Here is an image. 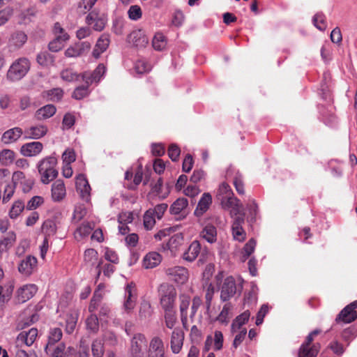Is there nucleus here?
Listing matches in <instances>:
<instances>
[{
    "mask_svg": "<svg viewBox=\"0 0 357 357\" xmlns=\"http://www.w3.org/2000/svg\"><path fill=\"white\" fill-rule=\"evenodd\" d=\"M109 36L108 34L103 33L98 39L93 50L92 54L96 59L99 58L100 54L106 51L109 45Z\"/></svg>",
    "mask_w": 357,
    "mask_h": 357,
    "instance_id": "nucleus-23",
    "label": "nucleus"
},
{
    "mask_svg": "<svg viewBox=\"0 0 357 357\" xmlns=\"http://www.w3.org/2000/svg\"><path fill=\"white\" fill-rule=\"evenodd\" d=\"M75 122V118L74 115L70 113L66 114L62 121L63 129H70L74 126Z\"/></svg>",
    "mask_w": 357,
    "mask_h": 357,
    "instance_id": "nucleus-61",
    "label": "nucleus"
},
{
    "mask_svg": "<svg viewBox=\"0 0 357 357\" xmlns=\"http://www.w3.org/2000/svg\"><path fill=\"white\" fill-rule=\"evenodd\" d=\"M236 217L234 218L231 229L232 235L235 240L241 242L245 239L246 233L243 229V224L244 223V213L242 211L241 213L237 214Z\"/></svg>",
    "mask_w": 357,
    "mask_h": 357,
    "instance_id": "nucleus-10",
    "label": "nucleus"
},
{
    "mask_svg": "<svg viewBox=\"0 0 357 357\" xmlns=\"http://www.w3.org/2000/svg\"><path fill=\"white\" fill-rule=\"evenodd\" d=\"M162 257L156 252H151L146 255L143 259V266L145 268H153L161 262Z\"/></svg>",
    "mask_w": 357,
    "mask_h": 357,
    "instance_id": "nucleus-28",
    "label": "nucleus"
},
{
    "mask_svg": "<svg viewBox=\"0 0 357 357\" xmlns=\"http://www.w3.org/2000/svg\"><path fill=\"white\" fill-rule=\"evenodd\" d=\"M236 293L235 279L230 276L225 279L221 287L220 299L222 301H229Z\"/></svg>",
    "mask_w": 357,
    "mask_h": 357,
    "instance_id": "nucleus-9",
    "label": "nucleus"
},
{
    "mask_svg": "<svg viewBox=\"0 0 357 357\" xmlns=\"http://www.w3.org/2000/svg\"><path fill=\"white\" fill-rule=\"evenodd\" d=\"M151 69V66L147 62L143 60H139L135 64V70L137 73L142 74Z\"/></svg>",
    "mask_w": 357,
    "mask_h": 357,
    "instance_id": "nucleus-63",
    "label": "nucleus"
},
{
    "mask_svg": "<svg viewBox=\"0 0 357 357\" xmlns=\"http://www.w3.org/2000/svg\"><path fill=\"white\" fill-rule=\"evenodd\" d=\"M13 14L11 8L7 7L0 10V26L5 24Z\"/></svg>",
    "mask_w": 357,
    "mask_h": 357,
    "instance_id": "nucleus-60",
    "label": "nucleus"
},
{
    "mask_svg": "<svg viewBox=\"0 0 357 357\" xmlns=\"http://www.w3.org/2000/svg\"><path fill=\"white\" fill-rule=\"evenodd\" d=\"M188 205L186 198L177 199L170 206L169 211L172 214L178 215L181 213Z\"/></svg>",
    "mask_w": 357,
    "mask_h": 357,
    "instance_id": "nucleus-37",
    "label": "nucleus"
},
{
    "mask_svg": "<svg viewBox=\"0 0 357 357\" xmlns=\"http://www.w3.org/2000/svg\"><path fill=\"white\" fill-rule=\"evenodd\" d=\"M27 38V35L24 31H16L11 34L9 38V46L13 47L14 50H18L26 43Z\"/></svg>",
    "mask_w": 357,
    "mask_h": 357,
    "instance_id": "nucleus-22",
    "label": "nucleus"
},
{
    "mask_svg": "<svg viewBox=\"0 0 357 357\" xmlns=\"http://www.w3.org/2000/svg\"><path fill=\"white\" fill-rule=\"evenodd\" d=\"M201 236L210 243H213L217 240L216 228L211 225H206L201 232Z\"/></svg>",
    "mask_w": 357,
    "mask_h": 357,
    "instance_id": "nucleus-32",
    "label": "nucleus"
},
{
    "mask_svg": "<svg viewBox=\"0 0 357 357\" xmlns=\"http://www.w3.org/2000/svg\"><path fill=\"white\" fill-rule=\"evenodd\" d=\"M16 242V234L14 231H9L7 234L0 240V247L6 252H8L10 249Z\"/></svg>",
    "mask_w": 357,
    "mask_h": 357,
    "instance_id": "nucleus-31",
    "label": "nucleus"
},
{
    "mask_svg": "<svg viewBox=\"0 0 357 357\" xmlns=\"http://www.w3.org/2000/svg\"><path fill=\"white\" fill-rule=\"evenodd\" d=\"M212 203V197L210 193L204 192L198 202L195 211L197 216L202 215L208 208Z\"/></svg>",
    "mask_w": 357,
    "mask_h": 357,
    "instance_id": "nucleus-26",
    "label": "nucleus"
},
{
    "mask_svg": "<svg viewBox=\"0 0 357 357\" xmlns=\"http://www.w3.org/2000/svg\"><path fill=\"white\" fill-rule=\"evenodd\" d=\"M180 305L179 310L181 314H188V309L190 303V297L189 296L182 294L179 297Z\"/></svg>",
    "mask_w": 357,
    "mask_h": 357,
    "instance_id": "nucleus-57",
    "label": "nucleus"
},
{
    "mask_svg": "<svg viewBox=\"0 0 357 357\" xmlns=\"http://www.w3.org/2000/svg\"><path fill=\"white\" fill-rule=\"evenodd\" d=\"M128 42L137 48L145 47L149 39L144 31L142 29H137L132 31L128 36Z\"/></svg>",
    "mask_w": 357,
    "mask_h": 357,
    "instance_id": "nucleus-14",
    "label": "nucleus"
},
{
    "mask_svg": "<svg viewBox=\"0 0 357 357\" xmlns=\"http://www.w3.org/2000/svg\"><path fill=\"white\" fill-rule=\"evenodd\" d=\"M16 153L10 149H3L0 151V162L3 166L11 165L15 159Z\"/></svg>",
    "mask_w": 357,
    "mask_h": 357,
    "instance_id": "nucleus-36",
    "label": "nucleus"
},
{
    "mask_svg": "<svg viewBox=\"0 0 357 357\" xmlns=\"http://www.w3.org/2000/svg\"><path fill=\"white\" fill-rule=\"evenodd\" d=\"M165 324L167 328L174 329L177 323L176 313L174 310L164 311Z\"/></svg>",
    "mask_w": 357,
    "mask_h": 357,
    "instance_id": "nucleus-40",
    "label": "nucleus"
},
{
    "mask_svg": "<svg viewBox=\"0 0 357 357\" xmlns=\"http://www.w3.org/2000/svg\"><path fill=\"white\" fill-rule=\"evenodd\" d=\"M357 308V300L347 305L342 311L339 313L335 319V321H342L344 323H351L357 318V312L356 309Z\"/></svg>",
    "mask_w": 357,
    "mask_h": 357,
    "instance_id": "nucleus-8",
    "label": "nucleus"
},
{
    "mask_svg": "<svg viewBox=\"0 0 357 357\" xmlns=\"http://www.w3.org/2000/svg\"><path fill=\"white\" fill-rule=\"evenodd\" d=\"M38 336V330L32 328L29 331H23L18 334L12 347L15 357H37L36 354L29 355L23 349L24 346L30 347Z\"/></svg>",
    "mask_w": 357,
    "mask_h": 357,
    "instance_id": "nucleus-2",
    "label": "nucleus"
},
{
    "mask_svg": "<svg viewBox=\"0 0 357 357\" xmlns=\"http://www.w3.org/2000/svg\"><path fill=\"white\" fill-rule=\"evenodd\" d=\"M86 328L93 333H96L99 329L98 319L96 314H91L86 319Z\"/></svg>",
    "mask_w": 357,
    "mask_h": 357,
    "instance_id": "nucleus-46",
    "label": "nucleus"
},
{
    "mask_svg": "<svg viewBox=\"0 0 357 357\" xmlns=\"http://www.w3.org/2000/svg\"><path fill=\"white\" fill-rule=\"evenodd\" d=\"M201 250V245L199 241H194L183 253V258L189 262L193 261L199 255Z\"/></svg>",
    "mask_w": 357,
    "mask_h": 357,
    "instance_id": "nucleus-27",
    "label": "nucleus"
},
{
    "mask_svg": "<svg viewBox=\"0 0 357 357\" xmlns=\"http://www.w3.org/2000/svg\"><path fill=\"white\" fill-rule=\"evenodd\" d=\"M256 246V241L254 238L250 239L244 245L243 249V261L246 260L254 252Z\"/></svg>",
    "mask_w": 357,
    "mask_h": 357,
    "instance_id": "nucleus-50",
    "label": "nucleus"
},
{
    "mask_svg": "<svg viewBox=\"0 0 357 357\" xmlns=\"http://www.w3.org/2000/svg\"><path fill=\"white\" fill-rule=\"evenodd\" d=\"M184 332L180 327L175 328L170 337V347L174 354H178L183 345Z\"/></svg>",
    "mask_w": 357,
    "mask_h": 357,
    "instance_id": "nucleus-12",
    "label": "nucleus"
},
{
    "mask_svg": "<svg viewBox=\"0 0 357 357\" xmlns=\"http://www.w3.org/2000/svg\"><path fill=\"white\" fill-rule=\"evenodd\" d=\"M319 351V345L312 344L310 347H305L301 345L299 350L298 357H317Z\"/></svg>",
    "mask_w": 357,
    "mask_h": 357,
    "instance_id": "nucleus-34",
    "label": "nucleus"
},
{
    "mask_svg": "<svg viewBox=\"0 0 357 357\" xmlns=\"http://www.w3.org/2000/svg\"><path fill=\"white\" fill-rule=\"evenodd\" d=\"M66 345L63 342H61L57 345L54 344V346L50 347L49 350L47 349L46 345L45 351L50 357H63Z\"/></svg>",
    "mask_w": 357,
    "mask_h": 357,
    "instance_id": "nucleus-38",
    "label": "nucleus"
},
{
    "mask_svg": "<svg viewBox=\"0 0 357 357\" xmlns=\"http://www.w3.org/2000/svg\"><path fill=\"white\" fill-rule=\"evenodd\" d=\"M167 45V40L162 33H156L152 40V46L157 51L163 50Z\"/></svg>",
    "mask_w": 357,
    "mask_h": 357,
    "instance_id": "nucleus-42",
    "label": "nucleus"
},
{
    "mask_svg": "<svg viewBox=\"0 0 357 357\" xmlns=\"http://www.w3.org/2000/svg\"><path fill=\"white\" fill-rule=\"evenodd\" d=\"M105 66L100 63L92 72H84L82 74V79L86 84L90 85L93 82H98L105 73Z\"/></svg>",
    "mask_w": 357,
    "mask_h": 357,
    "instance_id": "nucleus-17",
    "label": "nucleus"
},
{
    "mask_svg": "<svg viewBox=\"0 0 357 357\" xmlns=\"http://www.w3.org/2000/svg\"><path fill=\"white\" fill-rule=\"evenodd\" d=\"M30 68L31 62L27 58H18L10 66L6 73V79L13 82L20 81L26 75Z\"/></svg>",
    "mask_w": 357,
    "mask_h": 357,
    "instance_id": "nucleus-4",
    "label": "nucleus"
},
{
    "mask_svg": "<svg viewBox=\"0 0 357 357\" xmlns=\"http://www.w3.org/2000/svg\"><path fill=\"white\" fill-rule=\"evenodd\" d=\"M37 263L38 261L35 257L28 255L20 262L18 271L23 275L29 276L36 269Z\"/></svg>",
    "mask_w": 357,
    "mask_h": 357,
    "instance_id": "nucleus-13",
    "label": "nucleus"
},
{
    "mask_svg": "<svg viewBox=\"0 0 357 357\" xmlns=\"http://www.w3.org/2000/svg\"><path fill=\"white\" fill-rule=\"evenodd\" d=\"M48 129L46 126H32L24 130V139H39L47 133Z\"/></svg>",
    "mask_w": 357,
    "mask_h": 357,
    "instance_id": "nucleus-20",
    "label": "nucleus"
},
{
    "mask_svg": "<svg viewBox=\"0 0 357 357\" xmlns=\"http://www.w3.org/2000/svg\"><path fill=\"white\" fill-rule=\"evenodd\" d=\"M38 287L34 284H27L17 291V300L19 303H25L26 301L31 299L37 292Z\"/></svg>",
    "mask_w": 357,
    "mask_h": 357,
    "instance_id": "nucleus-19",
    "label": "nucleus"
},
{
    "mask_svg": "<svg viewBox=\"0 0 357 357\" xmlns=\"http://www.w3.org/2000/svg\"><path fill=\"white\" fill-rule=\"evenodd\" d=\"M86 215V208L84 204H76L74 208V212L72 217V222L77 223Z\"/></svg>",
    "mask_w": 357,
    "mask_h": 357,
    "instance_id": "nucleus-45",
    "label": "nucleus"
},
{
    "mask_svg": "<svg viewBox=\"0 0 357 357\" xmlns=\"http://www.w3.org/2000/svg\"><path fill=\"white\" fill-rule=\"evenodd\" d=\"M137 293L134 284H128L125 289V300L123 302V308L126 311L132 310L136 304Z\"/></svg>",
    "mask_w": 357,
    "mask_h": 357,
    "instance_id": "nucleus-16",
    "label": "nucleus"
},
{
    "mask_svg": "<svg viewBox=\"0 0 357 357\" xmlns=\"http://www.w3.org/2000/svg\"><path fill=\"white\" fill-rule=\"evenodd\" d=\"M77 314H70L68 316L66 326V331L68 333L70 334L74 331L77 324Z\"/></svg>",
    "mask_w": 357,
    "mask_h": 357,
    "instance_id": "nucleus-58",
    "label": "nucleus"
},
{
    "mask_svg": "<svg viewBox=\"0 0 357 357\" xmlns=\"http://www.w3.org/2000/svg\"><path fill=\"white\" fill-rule=\"evenodd\" d=\"M91 350L93 357H102L105 351L102 341L95 340L92 343Z\"/></svg>",
    "mask_w": 357,
    "mask_h": 357,
    "instance_id": "nucleus-49",
    "label": "nucleus"
},
{
    "mask_svg": "<svg viewBox=\"0 0 357 357\" xmlns=\"http://www.w3.org/2000/svg\"><path fill=\"white\" fill-rule=\"evenodd\" d=\"M24 134V130L20 127H15L5 131L1 138L5 144L16 142Z\"/></svg>",
    "mask_w": 357,
    "mask_h": 357,
    "instance_id": "nucleus-21",
    "label": "nucleus"
},
{
    "mask_svg": "<svg viewBox=\"0 0 357 357\" xmlns=\"http://www.w3.org/2000/svg\"><path fill=\"white\" fill-rule=\"evenodd\" d=\"M181 150L179 147L174 144L169 146L168 149V155L174 162L177 161L180 155Z\"/></svg>",
    "mask_w": 357,
    "mask_h": 357,
    "instance_id": "nucleus-62",
    "label": "nucleus"
},
{
    "mask_svg": "<svg viewBox=\"0 0 357 357\" xmlns=\"http://www.w3.org/2000/svg\"><path fill=\"white\" fill-rule=\"evenodd\" d=\"M43 149V144L40 142H31L23 144L20 150L24 157H35L38 155Z\"/></svg>",
    "mask_w": 357,
    "mask_h": 357,
    "instance_id": "nucleus-18",
    "label": "nucleus"
},
{
    "mask_svg": "<svg viewBox=\"0 0 357 357\" xmlns=\"http://www.w3.org/2000/svg\"><path fill=\"white\" fill-rule=\"evenodd\" d=\"M76 188L81 198L88 202L91 197V187L84 174H79L76 178Z\"/></svg>",
    "mask_w": 357,
    "mask_h": 357,
    "instance_id": "nucleus-15",
    "label": "nucleus"
},
{
    "mask_svg": "<svg viewBox=\"0 0 357 357\" xmlns=\"http://www.w3.org/2000/svg\"><path fill=\"white\" fill-rule=\"evenodd\" d=\"M149 352H165L164 342L160 337L155 336L151 340Z\"/></svg>",
    "mask_w": 357,
    "mask_h": 357,
    "instance_id": "nucleus-41",
    "label": "nucleus"
},
{
    "mask_svg": "<svg viewBox=\"0 0 357 357\" xmlns=\"http://www.w3.org/2000/svg\"><path fill=\"white\" fill-rule=\"evenodd\" d=\"M15 189V185L8 181L3 189V202H7L13 197Z\"/></svg>",
    "mask_w": 357,
    "mask_h": 357,
    "instance_id": "nucleus-55",
    "label": "nucleus"
},
{
    "mask_svg": "<svg viewBox=\"0 0 357 357\" xmlns=\"http://www.w3.org/2000/svg\"><path fill=\"white\" fill-rule=\"evenodd\" d=\"M217 199L220 202L223 208L230 209L231 215L236 216L243 211V205L240 200L234 197L233 192L229 185L226 183H222L217 191Z\"/></svg>",
    "mask_w": 357,
    "mask_h": 357,
    "instance_id": "nucleus-1",
    "label": "nucleus"
},
{
    "mask_svg": "<svg viewBox=\"0 0 357 357\" xmlns=\"http://www.w3.org/2000/svg\"><path fill=\"white\" fill-rule=\"evenodd\" d=\"M158 291L160 296V305L163 310H174L176 290L174 286L167 283L162 284Z\"/></svg>",
    "mask_w": 357,
    "mask_h": 357,
    "instance_id": "nucleus-5",
    "label": "nucleus"
},
{
    "mask_svg": "<svg viewBox=\"0 0 357 357\" xmlns=\"http://www.w3.org/2000/svg\"><path fill=\"white\" fill-rule=\"evenodd\" d=\"M144 227L147 230H151L155 225V215L153 214L152 208L147 210L143 217Z\"/></svg>",
    "mask_w": 357,
    "mask_h": 357,
    "instance_id": "nucleus-47",
    "label": "nucleus"
},
{
    "mask_svg": "<svg viewBox=\"0 0 357 357\" xmlns=\"http://www.w3.org/2000/svg\"><path fill=\"white\" fill-rule=\"evenodd\" d=\"M24 208V204L22 201L18 200L15 202L9 211L10 218L12 219L16 218Z\"/></svg>",
    "mask_w": 357,
    "mask_h": 357,
    "instance_id": "nucleus-51",
    "label": "nucleus"
},
{
    "mask_svg": "<svg viewBox=\"0 0 357 357\" xmlns=\"http://www.w3.org/2000/svg\"><path fill=\"white\" fill-rule=\"evenodd\" d=\"M13 291V286L12 284L0 285V305H3L10 300Z\"/></svg>",
    "mask_w": 357,
    "mask_h": 357,
    "instance_id": "nucleus-44",
    "label": "nucleus"
},
{
    "mask_svg": "<svg viewBox=\"0 0 357 357\" xmlns=\"http://www.w3.org/2000/svg\"><path fill=\"white\" fill-rule=\"evenodd\" d=\"M146 338L142 333L135 334L130 342V352L132 357H145L144 349L146 347Z\"/></svg>",
    "mask_w": 357,
    "mask_h": 357,
    "instance_id": "nucleus-7",
    "label": "nucleus"
},
{
    "mask_svg": "<svg viewBox=\"0 0 357 357\" xmlns=\"http://www.w3.org/2000/svg\"><path fill=\"white\" fill-rule=\"evenodd\" d=\"M314 25L320 31L326 29L325 16L322 13H317L312 18Z\"/></svg>",
    "mask_w": 357,
    "mask_h": 357,
    "instance_id": "nucleus-54",
    "label": "nucleus"
},
{
    "mask_svg": "<svg viewBox=\"0 0 357 357\" xmlns=\"http://www.w3.org/2000/svg\"><path fill=\"white\" fill-rule=\"evenodd\" d=\"M129 19L133 21L139 20L142 16L141 8L137 5L131 6L128 10Z\"/></svg>",
    "mask_w": 357,
    "mask_h": 357,
    "instance_id": "nucleus-53",
    "label": "nucleus"
},
{
    "mask_svg": "<svg viewBox=\"0 0 357 357\" xmlns=\"http://www.w3.org/2000/svg\"><path fill=\"white\" fill-rule=\"evenodd\" d=\"M29 247V242L26 239H22L20 241L15 250V254L17 256L23 255Z\"/></svg>",
    "mask_w": 357,
    "mask_h": 357,
    "instance_id": "nucleus-64",
    "label": "nucleus"
},
{
    "mask_svg": "<svg viewBox=\"0 0 357 357\" xmlns=\"http://www.w3.org/2000/svg\"><path fill=\"white\" fill-rule=\"evenodd\" d=\"M97 0H82L78 5L77 12L84 15L89 12L96 3Z\"/></svg>",
    "mask_w": 357,
    "mask_h": 357,
    "instance_id": "nucleus-48",
    "label": "nucleus"
},
{
    "mask_svg": "<svg viewBox=\"0 0 357 357\" xmlns=\"http://www.w3.org/2000/svg\"><path fill=\"white\" fill-rule=\"evenodd\" d=\"M56 165L57 159L54 156L45 157L38 162L37 168L43 183L48 184L56 178L58 176Z\"/></svg>",
    "mask_w": 357,
    "mask_h": 357,
    "instance_id": "nucleus-3",
    "label": "nucleus"
},
{
    "mask_svg": "<svg viewBox=\"0 0 357 357\" xmlns=\"http://www.w3.org/2000/svg\"><path fill=\"white\" fill-rule=\"evenodd\" d=\"M152 314V310L151 305L148 303H144L141 305L139 310V317L142 319H147L151 317Z\"/></svg>",
    "mask_w": 357,
    "mask_h": 357,
    "instance_id": "nucleus-59",
    "label": "nucleus"
},
{
    "mask_svg": "<svg viewBox=\"0 0 357 357\" xmlns=\"http://www.w3.org/2000/svg\"><path fill=\"white\" fill-rule=\"evenodd\" d=\"M61 78L66 82H75L82 78V74H78L72 68H66L63 70L61 73Z\"/></svg>",
    "mask_w": 357,
    "mask_h": 357,
    "instance_id": "nucleus-43",
    "label": "nucleus"
},
{
    "mask_svg": "<svg viewBox=\"0 0 357 357\" xmlns=\"http://www.w3.org/2000/svg\"><path fill=\"white\" fill-rule=\"evenodd\" d=\"M89 86H80L77 87L73 93V97L77 100H81L86 97L89 93Z\"/></svg>",
    "mask_w": 357,
    "mask_h": 357,
    "instance_id": "nucleus-56",
    "label": "nucleus"
},
{
    "mask_svg": "<svg viewBox=\"0 0 357 357\" xmlns=\"http://www.w3.org/2000/svg\"><path fill=\"white\" fill-rule=\"evenodd\" d=\"M69 39L68 33H63V35H58L55 39L49 43V50L52 52H56L62 49L64 45V43Z\"/></svg>",
    "mask_w": 357,
    "mask_h": 357,
    "instance_id": "nucleus-30",
    "label": "nucleus"
},
{
    "mask_svg": "<svg viewBox=\"0 0 357 357\" xmlns=\"http://www.w3.org/2000/svg\"><path fill=\"white\" fill-rule=\"evenodd\" d=\"M250 313L249 310H245L242 314L238 315L233 321L231 324V330L233 332L239 330L241 327L245 324L249 319Z\"/></svg>",
    "mask_w": 357,
    "mask_h": 357,
    "instance_id": "nucleus-39",
    "label": "nucleus"
},
{
    "mask_svg": "<svg viewBox=\"0 0 357 357\" xmlns=\"http://www.w3.org/2000/svg\"><path fill=\"white\" fill-rule=\"evenodd\" d=\"M86 24L91 26L96 31H102L107 22V18L104 14H100L98 10H93L89 13L85 18Z\"/></svg>",
    "mask_w": 357,
    "mask_h": 357,
    "instance_id": "nucleus-6",
    "label": "nucleus"
},
{
    "mask_svg": "<svg viewBox=\"0 0 357 357\" xmlns=\"http://www.w3.org/2000/svg\"><path fill=\"white\" fill-rule=\"evenodd\" d=\"M36 60L41 66H48L54 62V57L47 52H43L38 54Z\"/></svg>",
    "mask_w": 357,
    "mask_h": 357,
    "instance_id": "nucleus-52",
    "label": "nucleus"
},
{
    "mask_svg": "<svg viewBox=\"0 0 357 357\" xmlns=\"http://www.w3.org/2000/svg\"><path fill=\"white\" fill-rule=\"evenodd\" d=\"M56 107L53 105H47L36 112V118L38 120H42L52 116L56 112Z\"/></svg>",
    "mask_w": 357,
    "mask_h": 357,
    "instance_id": "nucleus-33",
    "label": "nucleus"
},
{
    "mask_svg": "<svg viewBox=\"0 0 357 357\" xmlns=\"http://www.w3.org/2000/svg\"><path fill=\"white\" fill-rule=\"evenodd\" d=\"M56 230L57 222L54 218L46 220L42 225V231L47 238L54 236L56 233Z\"/></svg>",
    "mask_w": 357,
    "mask_h": 357,
    "instance_id": "nucleus-29",
    "label": "nucleus"
},
{
    "mask_svg": "<svg viewBox=\"0 0 357 357\" xmlns=\"http://www.w3.org/2000/svg\"><path fill=\"white\" fill-rule=\"evenodd\" d=\"M165 272L171 280L178 284H183L187 282L188 279V270L184 267L174 266L168 268L166 269Z\"/></svg>",
    "mask_w": 357,
    "mask_h": 357,
    "instance_id": "nucleus-11",
    "label": "nucleus"
},
{
    "mask_svg": "<svg viewBox=\"0 0 357 357\" xmlns=\"http://www.w3.org/2000/svg\"><path fill=\"white\" fill-rule=\"evenodd\" d=\"M63 333L59 328H50L48 335V342L47 343V349L49 350L50 347L54 346L62 337Z\"/></svg>",
    "mask_w": 357,
    "mask_h": 357,
    "instance_id": "nucleus-35",
    "label": "nucleus"
},
{
    "mask_svg": "<svg viewBox=\"0 0 357 357\" xmlns=\"http://www.w3.org/2000/svg\"><path fill=\"white\" fill-rule=\"evenodd\" d=\"M66 191L64 183L61 180H56L52 185V198L54 202L61 201L66 196Z\"/></svg>",
    "mask_w": 357,
    "mask_h": 357,
    "instance_id": "nucleus-24",
    "label": "nucleus"
},
{
    "mask_svg": "<svg viewBox=\"0 0 357 357\" xmlns=\"http://www.w3.org/2000/svg\"><path fill=\"white\" fill-rule=\"evenodd\" d=\"M94 227L93 222H84L74 232L75 238L77 241H81L87 237L94 229Z\"/></svg>",
    "mask_w": 357,
    "mask_h": 357,
    "instance_id": "nucleus-25",
    "label": "nucleus"
}]
</instances>
